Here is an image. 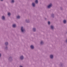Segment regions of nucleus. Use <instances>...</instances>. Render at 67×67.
Listing matches in <instances>:
<instances>
[{"label": "nucleus", "mask_w": 67, "mask_h": 67, "mask_svg": "<svg viewBox=\"0 0 67 67\" xmlns=\"http://www.w3.org/2000/svg\"><path fill=\"white\" fill-rule=\"evenodd\" d=\"M23 29V27H21V31L22 32H23L24 31H25V29Z\"/></svg>", "instance_id": "1"}, {"label": "nucleus", "mask_w": 67, "mask_h": 67, "mask_svg": "<svg viewBox=\"0 0 67 67\" xmlns=\"http://www.w3.org/2000/svg\"><path fill=\"white\" fill-rule=\"evenodd\" d=\"M52 6V4H50L48 6V8H50Z\"/></svg>", "instance_id": "2"}, {"label": "nucleus", "mask_w": 67, "mask_h": 67, "mask_svg": "<svg viewBox=\"0 0 67 67\" xmlns=\"http://www.w3.org/2000/svg\"><path fill=\"white\" fill-rule=\"evenodd\" d=\"M50 57L51 58H53V55H51L50 56Z\"/></svg>", "instance_id": "3"}, {"label": "nucleus", "mask_w": 67, "mask_h": 67, "mask_svg": "<svg viewBox=\"0 0 67 67\" xmlns=\"http://www.w3.org/2000/svg\"><path fill=\"white\" fill-rule=\"evenodd\" d=\"M31 49H33L34 48V46L33 45H31Z\"/></svg>", "instance_id": "4"}, {"label": "nucleus", "mask_w": 67, "mask_h": 67, "mask_svg": "<svg viewBox=\"0 0 67 67\" xmlns=\"http://www.w3.org/2000/svg\"><path fill=\"white\" fill-rule=\"evenodd\" d=\"M20 58H21V59H23V58H24L23 56H21L20 57Z\"/></svg>", "instance_id": "5"}, {"label": "nucleus", "mask_w": 67, "mask_h": 67, "mask_svg": "<svg viewBox=\"0 0 67 67\" xmlns=\"http://www.w3.org/2000/svg\"><path fill=\"white\" fill-rule=\"evenodd\" d=\"M13 26L14 27H15L16 26V25H15V24L13 25Z\"/></svg>", "instance_id": "6"}, {"label": "nucleus", "mask_w": 67, "mask_h": 67, "mask_svg": "<svg viewBox=\"0 0 67 67\" xmlns=\"http://www.w3.org/2000/svg\"><path fill=\"white\" fill-rule=\"evenodd\" d=\"M51 28L52 29H54V26H51Z\"/></svg>", "instance_id": "7"}, {"label": "nucleus", "mask_w": 67, "mask_h": 67, "mask_svg": "<svg viewBox=\"0 0 67 67\" xmlns=\"http://www.w3.org/2000/svg\"><path fill=\"white\" fill-rule=\"evenodd\" d=\"M33 30L34 32L36 31V29L35 28H33Z\"/></svg>", "instance_id": "8"}, {"label": "nucleus", "mask_w": 67, "mask_h": 67, "mask_svg": "<svg viewBox=\"0 0 67 67\" xmlns=\"http://www.w3.org/2000/svg\"><path fill=\"white\" fill-rule=\"evenodd\" d=\"M2 19L3 20H4L5 19V17L4 16H2Z\"/></svg>", "instance_id": "9"}, {"label": "nucleus", "mask_w": 67, "mask_h": 67, "mask_svg": "<svg viewBox=\"0 0 67 67\" xmlns=\"http://www.w3.org/2000/svg\"><path fill=\"white\" fill-rule=\"evenodd\" d=\"M32 6L34 7H35V3H32Z\"/></svg>", "instance_id": "10"}, {"label": "nucleus", "mask_w": 67, "mask_h": 67, "mask_svg": "<svg viewBox=\"0 0 67 67\" xmlns=\"http://www.w3.org/2000/svg\"><path fill=\"white\" fill-rule=\"evenodd\" d=\"M63 22L65 24L66 23V20H64Z\"/></svg>", "instance_id": "11"}, {"label": "nucleus", "mask_w": 67, "mask_h": 67, "mask_svg": "<svg viewBox=\"0 0 67 67\" xmlns=\"http://www.w3.org/2000/svg\"><path fill=\"white\" fill-rule=\"evenodd\" d=\"M35 2L36 3H38V1L37 0H36L35 1Z\"/></svg>", "instance_id": "12"}, {"label": "nucleus", "mask_w": 67, "mask_h": 67, "mask_svg": "<svg viewBox=\"0 0 67 67\" xmlns=\"http://www.w3.org/2000/svg\"><path fill=\"white\" fill-rule=\"evenodd\" d=\"M5 45H8V42L5 43Z\"/></svg>", "instance_id": "13"}, {"label": "nucleus", "mask_w": 67, "mask_h": 67, "mask_svg": "<svg viewBox=\"0 0 67 67\" xmlns=\"http://www.w3.org/2000/svg\"><path fill=\"white\" fill-rule=\"evenodd\" d=\"M11 14L10 13H8V15L9 16H10V15Z\"/></svg>", "instance_id": "14"}, {"label": "nucleus", "mask_w": 67, "mask_h": 67, "mask_svg": "<svg viewBox=\"0 0 67 67\" xmlns=\"http://www.w3.org/2000/svg\"><path fill=\"white\" fill-rule=\"evenodd\" d=\"M17 18H18V19H19V18H20V16H17Z\"/></svg>", "instance_id": "15"}, {"label": "nucleus", "mask_w": 67, "mask_h": 67, "mask_svg": "<svg viewBox=\"0 0 67 67\" xmlns=\"http://www.w3.org/2000/svg\"><path fill=\"white\" fill-rule=\"evenodd\" d=\"M14 2V0H12V3H13Z\"/></svg>", "instance_id": "16"}, {"label": "nucleus", "mask_w": 67, "mask_h": 67, "mask_svg": "<svg viewBox=\"0 0 67 67\" xmlns=\"http://www.w3.org/2000/svg\"><path fill=\"white\" fill-rule=\"evenodd\" d=\"M43 41H41V44H43Z\"/></svg>", "instance_id": "17"}, {"label": "nucleus", "mask_w": 67, "mask_h": 67, "mask_svg": "<svg viewBox=\"0 0 67 67\" xmlns=\"http://www.w3.org/2000/svg\"><path fill=\"white\" fill-rule=\"evenodd\" d=\"M48 24H50V22H49V21L48 22Z\"/></svg>", "instance_id": "18"}, {"label": "nucleus", "mask_w": 67, "mask_h": 67, "mask_svg": "<svg viewBox=\"0 0 67 67\" xmlns=\"http://www.w3.org/2000/svg\"><path fill=\"white\" fill-rule=\"evenodd\" d=\"M1 54L0 53V57H1Z\"/></svg>", "instance_id": "19"}, {"label": "nucleus", "mask_w": 67, "mask_h": 67, "mask_svg": "<svg viewBox=\"0 0 67 67\" xmlns=\"http://www.w3.org/2000/svg\"><path fill=\"white\" fill-rule=\"evenodd\" d=\"M66 42H67V40H66Z\"/></svg>", "instance_id": "20"}, {"label": "nucleus", "mask_w": 67, "mask_h": 67, "mask_svg": "<svg viewBox=\"0 0 67 67\" xmlns=\"http://www.w3.org/2000/svg\"><path fill=\"white\" fill-rule=\"evenodd\" d=\"M20 67H22V66H20Z\"/></svg>", "instance_id": "21"}, {"label": "nucleus", "mask_w": 67, "mask_h": 67, "mask_svg": "<svg viewBox=\"0 0 67 67\" xmlns=\"http://www.w3.org/2000/svg\"><path fill=\"white\" fill-rule=\"evenodd\" d=\"M1 1H3V0H1Z\"/></svg>", "instance_id": "22"}]
</instances>
